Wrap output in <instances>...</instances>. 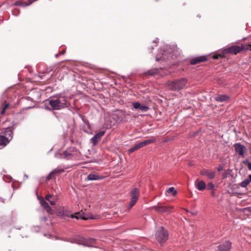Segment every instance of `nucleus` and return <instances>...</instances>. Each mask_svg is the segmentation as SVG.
<instances>
[{"mask_svg":"<svg viewBox=\"0 0 251 251\" xmlns=\"http://www.w3.org/2000/svg\"><path fill=\"white\" fill-rule=\"evenodd\" d=\"M152 208L159 213H164L168 214L172 212L173 207L171 206H165L162 204H158L153 206Z\"/></svg>","mask_w":251,"mask_h":251,"instance_id":"obj_7","label":"nucleus"},{"mask_svg":"<svg viewBox=\"0 0 251 251\" xmlns=\"http://www.w3.org/2000/svg\"><path fill=\"white\" fill-rule=\"evenodd\" d=\"M25 176L26 178H27V177H28L27 176H26V175H25Z\"/></svg>","mask_w":251,"mask_h":251,"instance_id":"obj_46","label":"nucleus"},{"mask_svg":"<svg viewBox=\"0 0 251 251\" xmlns=\"http://www.w3.org/2000/svg\"><path fill=\"white\" fill-rule=\"evenodd\" d=\"M246 50H251V45H249L246 48Z\"/></svg>","mask_w":251,"mask_h":251,"instance_id":"obj_37","label":"nucleus"},{"mask_svg":"<svg viewBox=\"0 0 251 251\" xmlns=\"http://www.w3.org/2000/svg\"><path fill=\"white\" fill-rule=\"evenodd\" d=\"M167 192L168 193H172L173 196H176L177 194V191L175 189V188L173 187H170L167 190Z\"/></svg>","mask_w":251,"mask_h":251,"instance_id":"obj_26","label":"nucleus"},{"mask_svg":"<svg viewBox=\"0 0 251 251\" xmlns=\"http://www.w3.org/2000/svg\"><path fill=\"white\" fill-rule=\"evenodd\" d=\"M197 212H193V213H192V214H193V215H196V214H197Z\"/></svg>","mask_w":251,"mask_h":251,"instance_id":"obj_42","label":"nucleus"},{"mask_svg":"<svg viewBox=\"0 0 251 251\" xmlns=\"http://www.w3.org/2000/svg\"><path fill=\"white\" fill-rule=\"evenodd\" d=\"M139 196V190L137 188H133L130 192L131 200L129 204V209H130L137 202Z\"/></svg>","mask_w":251,"mask_h":251,"instance_id":"obj_6","label":"nucleus"},{"mask_svg":"<svg viewBox=\"0 0 251 251\" xmlns=\"http://www.w3.org/2000/svg\"><path fill=\"white\" fill-rule=\"evenodd\" d=\"M209 170L203 169L201 171V174L202 176H206L207 175Z\"/></svg>","mask_w":251,"mask_h":251,"instance_id":"obj_30","label":"nucleus"},{"mask_svg":"<svg viewBox=\"0 0 251 251\" xmlns=\"http://www.w3.org/2000/svg\"><path fill=\"white\" fill-rule=\"evenodd\" d=\"M79 219H82L83 220H88V219H98L99 218V216L98 215H93L91 213H84L82 210L79 211Z\"/></svg>","mask_w":251,"mask_h":251,"instance_id":"obj_9","label":"nucleus"},{"mask_svg":"<svg viewBox=\"0 0 251 251\" xmlns=\"http://www.w3.org/2000/svg\"><path fill=\"white\" fill-rule=\"evenodd\" d=\"M244 49V45L233 46L225 49V51L227 53L237 54Z\"/></svg>","mask_w":251,"mask_h":251,"instance_id":"obj_8","label":"nucleus"},{"mask_svg":"<svg viewBox=\"0 0 251 251\" xmlns=\"http://www.w3.org/2000/svg\"><path fill=\"white\" fill-rule=\"evenodd\" d=\"M1 133L3 134L1 136H4L5 138L9 139V141L12 138V129L11 127H7L3 130L1 132Z\"/></svg>","mask_w":251,"mask_h":251,"instance_id":"obj_15","label":"nucleus"},{"mask_svg":"<svg viewBox=\"0 0 251 251\" xmlns=\"http://www.w3.org/2000/svg\"><path fill=\"white\" fill-rule=\"evenodd\" d=\"M156 239L160 243H164L167 241L168 238V234L162 226L158 228L155 233Z\"/></svg>","mask_w":251,"mask_h":251,"instance_id":"obj_5","label":"nucleus"},{"mask_svg":"<svg viewBox=\"0 0 251 251\" xmlns=\"http://www.w3.org/2000/svg\"><path fill=\"white\" fill-rule=\"evenodd\" d=\"M243 163L244 164H247L249 170L251 171V162H250L248 160H246L243 161Z\"/></svg>","mask_w":251,"mask_h":251,"instance_id":"obj_29","label":"nucleus"},{"mask_svg":"<svg viewBox=\"0 0 251 251\" xmlns=\"http://www.w3.org/2000/svg\"><path fill=\"white\" fill-rule=\"evenodd\" d=\"M187 82L186 78H181L172 82H168L167 85L172 90H179L184 88Z\"/></svg>","mask_w":251,"mask_h":251,"instance_id":"obj_4","label":"nucleus"},{"mask_svg":"<svg viewBox=\"0 0 251 251\" xmlns=\"http://www.w3.org/2000/svg\"><path fill=\"white\" fill-rule=\"evenodd\" d=\"M250 152L251 153V143L250 144Z\"/></svg>","mask_w":251,"mask_h":251,"instance_id":"obj_43","label":"nucleus"},{"mask_svg":"<svg viewBox=\"0 0 251 251\" xmlns=\"http://www.w3.org/2000/svg\"><path fill=\"white\" fill-rule=\"evenodd\" d=\"M235 151L238 153L240 156L244 157L245 152L246 151L247 149L246 147L240 144V143H236L234 145Z\"/></svg>","mask_w":251,"mask_h":251,"instance_id":"obj_10","label":"nucleus"},{"mask_svg":"<svg viewBox=\"0 0 251 251\" xmlns=\"http://www.w3.org/2000/svg\"><path fill=\"white\" fill-rule=\"evenodd\" d=\"M231 247V243L226 241L220 245L218 248L220 251H229Z\"/></svg>","mask_w":251,"mask_h":251,"instance_id":"obj_17","label":"nucleus"},{"mask_svg":"<svg viewBox=\"0 0 251 251\" xmlns=\"http://www.w3.org/2000/svg\"><path fill=\"white\" fill-rule=\"evenodd\" d=\"M214 185L212 182H209L207 184V189L208 190H212L214 188Z\"/></svg>","mask_w":251,"mask_h":251,"instance_id":"obj_31","label":"nucleus"},{"mask_svg":"<svg viewBox=\"0 0 251 251\" xmlns=\"http://www.w3.org/2000/svg\"><path fill=\"white\" fill-rule=\"evenodd\" d=\"M157 39H156L154 42L155 43H156V42H157Z\"/></svg>","mask_w":251,"mask_h":251,"instance_id":"obj_45","label":"nucleus"},{"mask_svg":"<svg viewBox=\"0 0 251 251\" xmlns=\"http://www.w3.org/2000/svg\"><path fill=\"white\" fill-rule=\"evenodd\" d=\"M65 52V50H63L60 53V55L61 54H63Z\"/></svg>","mask_w":251,"mask_h":251,"instance_id":"obj_39","label":"nucleus"},{"mask_svg":"<svg viewBox=\"0 0 251 251\" xmlns=\"http://www.w3.org/2000/svg\"><path fill=\"white\" fill-rule=\"evenodd\" d=\"M33 2V1L28 0V2H25L21 0L17 1L15 3V5H20L22 7H25L30 5Z\"/></svg>","mask_w":251,"mask_h":251,"instance_id":"obj_22","label":"nucleus"},{"mask_svg":"<svg viewBox=\"0 0 251 251\" xmlns=\"http://www.w3.org/2000/svg\"><path fill=\"white\" fill-rule=\"evenodd\" d=\"M59 214L60 216H62V217H65V216L69 217V215H68V214L65 213L64 211L59 212Z\"/></svg>","mask_w":251,"mask_h":251,"instance_id":"obj_34","label":"nucleus"},{"mask_svg":"<svg viewBox=\"0 0 251 251\" xmlns=\"http://www.w3.org/2000/svg\"><path fill=\"white\" fill-rule=\"evenodd\" d=\"M46 200L48 201L51 205H55L56 204V201L57 200V198L56 196H54L53 195L49 194L46 196L45 200L43 198L40 199V203L41 206L48 213H51L52 210Z\"/></svg>","mask_w":251,"mask_h":251,"instance_id":"obj_2","label":"nucleus"},{"mask_svg":"<svg viewBox=\"0 0 251 251\" xmlns=\"http://www.w3.org/2000/svg\"><path fill=\"white\" fill-rule=\"evenodd\" d=\"M221 55H219V54H216V55H214L213 56V58L214 59H218L219 57Z\"/></svg>","mask_w":251,"mask_h":251,"instance_id":"obj_36","label":"nucleus"},{"mask_svg":"<svg viewBox=\"0 0 251 251\" xmlns=\"http://www.w3.org/2000/svg\"><path fill=\"white\" fill-rule=\"evenodd\" d=\"M223 169H224L223 166L222 165H220L218 166L217 170H218V171L221 172V171L223 170Z\"/></svg>","mask_w":251,"mask_h":251,"instance_id":"obj_35","label":"nucleus"},{"mask_svg":"<svg viewBox=\"0 0 251 251\" xmlns=\"http://www.w3.org/2000/svg\"><path fill=\"white\" fill-rule=\"evenodd\" d=\"M9 142V139L4 136L0 135V149L6 146Z\"/></svg>","mask_w":251,"mask_h":251,"instance_id":"obj_20","label":"nucleus"},{"mask_svg":"<svg viewBox=\"0 0 251 251\" xmlns=\"http://www.w3.org/2000/svg\"><path fill=\"white\" fill-rule=\"evenodd\" d=\"M215 172L212 170H209L206 175V176L209 178V179H212L214 178L215 176Z\"/></svg>","mask_w":251,"mask_h":251,"instance_id":"obj_25","label":"nucleus"},{"mask_svg":"<svg viewBox=\"0 0 251 251\" xmlns=\"http://www.w3.org/2000/svg\"><path fill=\"white\" fill-rule=\"evenodd\" d=\"M99 178L98 176L95 174H90L87 176V179L89 180H97Z\"/></svg>","mask_w":251,"mask_h":251,"instance_id":"obj_23","label":"nucleus"},{"mask_svg":"<svg viewBox=\"0 0 251 251\" xmlns=\"http://www.w3.org/2000/svg\"><path fill=\"white\" fill-rule=\"evenodd\" d=\"M59 54H55V57H56V58L58 57V56H59Z\"/></svg>","mask_w":251,"mask_h":251,"instance_id":"obj_41","label":"nucleus"},{"mask_svg":"<svg viewBox=\"0 0 251 251\" xmlns=\"http://www.w3.org/2000/svg\"><path fill=\"white\" fill-rule=\"evenodd\" d=\"M229 98V97L226 95H219L214 98L215 101L222 102L227 100Z\"/></svg>","mask_w":251,"mask_h":251,"instance_id":"obj_21","label":"nucleus"},{"mask_svg":"<svg viewBox=\"0 0 251 251\" xmlns=\"http://www.w3.org/2000/svg\"><path fill=\"white\" fill-rule=\"evenodd\" d=\"M133 107L135 109H139L142 112H146L149 110V107L145 105H142L139 102H134L132 103Z\"/></svg>","mask_w":251,"mask_h":251,"instance_id":"obj_14","label":"nucleus"},{"mask_svg":"<svg viewBox=\"0 0 251 251\" xmlns=\"http://www.w3.org/2000/svg\"><path fill=\"white\" fill-rule=\"evenodd\" d=\"M156 141V139L154 137H152L149 139L146 140L143 142L139 143L136 145V147L138 149L142 148L148 145L154 143Z\"/></svg>","mask_w":251,"mask_h":251,"instance_id":"obj_13","label":"nucleus"},{"mask_svg":"<svg viewBox=\"0 0 251 251\" xmlns=\"http://www.w3.org/2000/svg\"><path fill=\"white\" fill-rule=\"evenodd\" d=\"M64 172V169L60 167H58L54 169L51 171L49 175L46 177V180H49L53 177V176L55 175L61 174Z\"/></svg>","mask_w":251,"mask_h":251,"instance_id":"obj_12","label":"nucleus"},{"mask_svg":"<svg viewBox=\"0 0 251 251\" xmlns=\"http://www.w3.org/2000/svg\"><path fill=\"white\" fill-rule=\"evenodd\" d=\"M196 188L199 191H203L205 189V183L202 180L197 179L195 183Z\"/></svg>","mask_w":251,"mask_h":251,"instance_id":"obj_18","label":"nucleus"},{"mask_svg":"<svg viewBox=\"0 0 251 251\" xmlns=\"http://www.w3.org/2000/svg\"><path fill=\"white\" fill-rule=\"evenodd\" d=\"M104 131H100L91 139V141L94 145H96L97 144L99 140L104 135Z\"/></svg>","mask_w":251,"mask_h":251,"instance_id":"obj_16","label":"nucleus"},{"mask_svg":"<svg viewBox=\"0 0 251 251\" xmlns=\"http://www.w3.org/2000/svg\"><path fill=\"white\" fill-rule=\"evenodd\" d=\"M212 195L213 196H214V193L213 192H212Z\"/></svg>","mask_w":251,"mask_h":251,"instance_id":"obj_44","label":"nucleus"},{"mask_svg":"<svg viewBox=\"0 0 251 251\" xmlns=\"http://www.w3.org/2000/svg\"><path fill=\"white\" fill-rule=\"evenodd\" d=\"M71 217L72 218H74V217H75V218H76L77 219H78V216H74V215H73V214H71Z\"/></svg>","mask_w":251,"mask_h":251,"instance_id":"obj_38","label":"nucleus"},{"mask_svg":"<svg viewBox=\"0 0 251 251\" xmlns=\"http://www.w3.org/2000/svg\"><path fill=\"white\" fill-rule=\"evenodd\" d=\"M77 153V151L75 148L74 147H70V148L67 149L66 150L62 151V152H56L54 154V156L58 158H65L69 159H71L72 157L76 156Z\"/></svg>","mask_w":251,"mask_h":251,"instance_id":"obj_3","label":"nucleus"},{"mask_svg":"<svg viewBox=\"0 0 251 251\" xmlns=\"http://www.w3.org/2000/svg\"><path fill=\"white\" fill-rule=\"evenodd\" d=\"M8 106H9L8 103H6L4 105V106L2 108V110L1 111V114H3L4 113L5 110L8 108Z\"/></svg>","mask_w":251,"mask_h":251,"instance_id":"obj_33","label":"nucleus"},{"mask_svg":"<svg viewBox=\"0 0 251 251\" xmlns=\"http://www.w3.org/2000/svg\"><path fill=\"white\" fill-rule=\"evenodd\" d=\"M166 55L162 54V56L159 57L158 56H157L156 57V61H159L161 60H163V61H166L167 60V58L166 57Z\"/></svg>","mask_w":251,"mask_h":251,"instance_id":"obj_28","label":"nucleus"},{"mask_svg":"<svg viewBox=\"0 0 251 251\" xmlns=\"http://www.w3.org/2000/svg\"><path fill=\"white\" fill-rule=\"evenodd\" d=\"M137 150H138V149L137 147H136V145L134 147L129 149L128 150V152L131 153Z\"/></svg>","mask_w":251,"mask_h":251,"instance_id":"obj_32","label":"nucleus"},{"mask_svg":"<svg viewBox=\"0 0 251 251\" xmlns=\"http://www.w3.org/2000/svg\"><path fill=\"white\" fill-rule=\"evenodd\" d=\"M207 60V58L205 56H201L196 57L191 61V64L192 65H195L198 63L204 62Z\"/></svg>","mask_w":251,"mask_h":251,"instance_id":"obj_19","label":"nucleus"},{"mask_svg":"<svg viewBox=\"0 0 251 251\" xmlns=\"http://www.w3.org/2000/svg\"><path fill=\"white\" fill-rule=\"evenodd\" d=\"M77 214H78V213H77V212H76V213H75V215H77Z\"/></svg>","mask_w":251,"mask_h":251,"instance_id":"obj_47","label":"nucleus"},{"mask_svg":"<svg viewBox=\"0 0 251 251\" xmlns=\"http://www.w3.org/2000/svg\"><path fill=\"white\" fill-rule=\"evenodd\" d=\"M48 101L50 106L54 110H59L66 106L67 100L63 96L59 95L51 97Z\"/></svg>","mask_w":251,"mask_h":251,"instance_id":"obj_1","label":"nucleus"},{"mask_svg":"<svg viewBox=\"0 0 251 251\" xmlns=\"http://www.w3.org/2000/svg\"><path fill=\"white\" fill-rule=\"evenodd\" d=\"M250 181L248 178L245 179L243 181H242L240 183V186L242 187L245 188L250 183Z\"/></svg>","mask_w":251,"mask_h":251,"instance_id":"obj_24","label":"nucleus"},{"mask_svg":"<svg viewBox=\"0 0 251 251\" xmlns=\"http://www.w3.org/2000/svg\"><path fill=\"white\" fill-rule=\"evenodd\" d=\"M249 178H248V179H249L250 182H251V174L249 175Z\"/></svg>","mask_w":251,"mask_h":251,"instance_id":"obj_40","label":"nucleus"},{"mask_svg":"<svg viewBox=\"0 0 251 251\" xmlns=\"http://www.w3.org/2000/svg\"><path fill=\"white\" fill-rule=\"evenodd\" d=\"M79 245H82L84 246L91 247L95 242V240L92 238L85 239L83 237H79Z\"/></svg>","mask_w":251,"mask_h":251,"instance_id":"obj_11","label":"nucleus"},{"mask_svg":"<svg viewBox=\"0 0 251 251\" xmlns=\"http://www.w3.org/2000/svg\"><path fill=\"white\" fill-rule=\"evenodd\" d=\"M157 73V70L156 69L151 70L149 71L148 72L146 73V74L147 75H153Z\"/></svg>","mask_w":251,"mask_h":251,"instance_id":"obj_27","label":"nucleus"}]
</instances>
